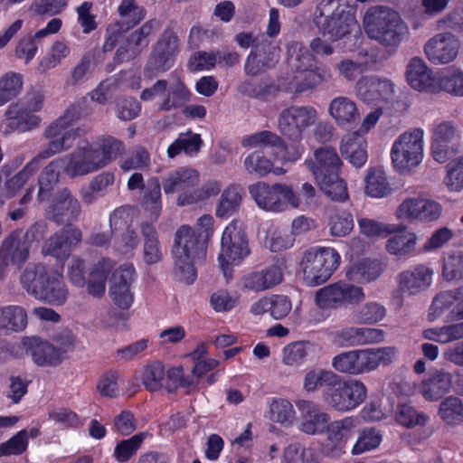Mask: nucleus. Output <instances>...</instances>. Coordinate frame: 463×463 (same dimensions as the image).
<instances>
[{
    "label": "nucleus",
    "instance_id": "nucleus-1",
    "mask_svg": "<svg viewBox=\"0 0 463 463\" xmlns=\"http://www.w3.org/2000/svg\"><path fill=\"white\" fill-rule=\"evenodd\" d=\"M362 25L369 39L392 51H396L410 35V29L400 13L387 5L367 8Z\"/></svg>",
    "mask_w": 463,
    "mask_h": 463
},
{
    "label": "nucleus",
    "instance_id": "nucleus-2",
    "mask_svg": "<svg viewBox=\"0 0 463 463\" xmlns=\"http://www.w3.org/2000/svg\"><path fill=\"white\" fill-rule=\"evenodd\" d=\"M287 55L289 65L297 74L281 85L285 91L302 93L332 79L330 70L318 65L315 56L302 43L297 41L288 43Z\"/></svg>",
    "mask_w": 463,
    "mask_h": 463
},
{
    "label": "nucleus",
    "instance_id": "nucleus-3",
    "mask_svg": "<svg viewBox=\"0 0 463 463\" xmlns=\"http://www.w3.org/2000/svg\"><path fill=\"white\" fill-rule=\"evenodd\" d=\"M207 245L190 225L180 226L174 237L172 258L174 271L186 284L194 282L197 277L196 265L206 257Z\"/></svg>",
    "mask_w": 463,
    "mask_h": 463
},
{
    "label": "nucleus",
    "instance_id": "nucleus-4",
    "mask_svg": "<svg viewBox=\"0 0 463 463\" xmlns=\"http://www.w3.org/2000/svg\"><path fill=\"white\" fill-rule=\"evenodd\" d=\"M313 21L319 32L332 41L360 31L354 12L347 10L341 0H319Z\"/></svg>",
    "mask_w": 463,
    "mask_h": 463
},
{
    "label": "nucleus",
    "instance_id": "nucleus-5",
    "mask_svg": "<svg viewBox=\"0 0 463 463\" xmlns=\"http://www.w3.org/2000/svg\"><path fill=\"white\" fill-rule=\"evenodd\" d=\"M397 355L393 346L354 349L342 352L332 358V367L341 373L361 375L389 364Z\"/></svg>",
    "mask_w": 463,
    "mask_h": 463
},
{
    "label": "nucleus",
    "instance_id": "nucleus-6",
    "mask_svg": "<svg viewBox=\"0 0 463 463\" xmlns=\"http://www.w3.org/2000/svg\"><path fill=\"white\" fill-rule=\"evenodd\" d=\"M424 130L411 128L402 133L392 143L391 158L400 173H409L420 165L424 157Z\"/></svg>",
    "mask_w": 463,
    "mask_h": 463
},
{
    "label": "nucleus",
    "instance_id": "nucleus-7",
    "mask_svg": "<svg viewBox=\"0 0 463 463\" xmlns=\"http://www.w3.org/2000/svg\"><path fill=\"white\" fill-rule=\"evenodd\" d=\"M367 397V388L358 379L344 380L337 375L332 387L322 391L323 402L338 412H349L358 408Z\"/></svg>",
    "mask_w": 463,
    "mask_h": 463
},
{
    "label": "nucleus",
    "instance_id": "nucleus-8",
    "mask_svg": "<svg viewBox=\"0 0 463 463\" xmlns=\"http://www.w3.org/2000/svg\"><path fill=\"white\" fill-rule=\"evenodd\" d=\"M339 263L340 255L333 248L309 249L305 252L301 263L305 282L311 287L324 284Z\"/></svg>",
    "mask_w": 463,
    "mask_h": 463
},
{
    "label": "nucleus",
    "instance_id": "nucleus-9",
    "mask_svg": "<svg viewBox=\"0 0 463 463\" xmlns=\"http://www.w3.org/2000/svg\"><path fill=\"white\" fill-rule=\"evenodd\" d=\"M79 118L80 112L78 107L71 105L45 129L44 136L50 139V141L41 152L43 157H50L72 146V141L79 136L80 129L68 128Z\"/></svg>",
    "mask_w": 463,
    "mask_h": 463
},
{
    "label": "nucleus",
    "instance_id": "nucleus-10",
    "mask_svg": "<svg viewBox=\"0 0 463 463\" xmlns=\"http://www.w3.org/2000/svg\"><path fill=\"white\" fill-rule=\"evenodd\" d=\"M179 51V38L176 33L172 28L165 29L152 46L144 70V76L151 80L170 70L175 64Z\"/></svg>",
    "mask_w": 463,
    "mask_h": 463
},
{
    "label": "nucleus",
    "instance_id": "nucleus-11",
    "mask_svg": "<svg viewBox=\"0 0 463 463\" xmlns=\"http://www.w3.org/2000/svg\"><path fill=\"white\" fill-rule=\"evenodd\" d=\"M317 115V109L312 106H291L279 113L278 129L283 137L294 142V145H301L304 131L316 123Z\"/></svg>",
    "mask_w": 463,
    "mask_h": 463
},
{
    "label": "nucleus",
    "instance_id": "nucleus-12",
    "mask_svg": "<svg viewBox=\"0 0 463 463\" xmlns=\"http://www.w3.org/2000/svg\"><path fill=\"white\" fill-rule=\"evenodd\" d=\"M241 146L251 149L276 148L279 151L273 152L272 156L282 163L297 162L305 151L302 145H291L288 146L280 136L269 130H262L245 136L241 140Z\"/></svg>",
    "mask_w": 463,
    "mask_h": 463
},
{
    "label": "nucleus",
    "instance_id": "nucleus-13",
    "mask_svg": "<svg viewBox=\"0 0 463 463\" xmlns=\"http://www.w3.org/2000/svg\"><path fill=\"white\" fill-rule=\"evenodd\" d=\"M118 19L107 28V38L103 44L105 52L112 51L119 39L139 24L146 16L145 9L137 0H121L118 6Z\"/></svg>",
    "mask_w": 463,
    "mask_h": 463
},
{
    "label": "nucleus",
    "instance_id": "nucleus-14",
    "mask_svg": "<svg viewBox=\"0 0 463 463\" xmlns=\"http://www.w3.org/2000/svg\"><path fill=\"white\" fill-rule=\"evenodd\" d=\"M200 184V173L192 167H178L168 172L162 180L165 194H177L176 204L186 206L192 204L191 196L194 188Z\"/></svg>",
    "mask_w": 463,
    "mask_h": 463
},
{
    "label": "nucleus",
    "instance_id": "nucleus-15",
    "mask_svg": "<svg viewBox=\"0 0 463 463\" xmlns=\"http://www.w3.org/2000/svg\"><path fill=\"white\" fill-rule=\"evenodd\" d=\"M249 194L263 211L279 213L289 207L288 184L259 181L249 186Z\"/></svg>",
    "mask_w": 463,
    "mask_h": 463
},
{
    "label": "nucleus",
    "instance_id": "nucleus-16",
    "mask_svg": "<svg viewBox=\"0 0 463 463\" xmlns=\"http://www.w3.org/2000/svg\"><path fill=\"white\" fill-rule=\"evenodd\" d=\"M442 212V205L431 198L407 197L397 207L396 216L409 222L431 223L440 218Z\"/></svg>",
    "mask_w": 463,
    "mask_h": 463
},
{
    "label": "nucleus",
    "instance_id": "nucleus-17",
    "mask_svg": "<svg viewBox=\"0 0 463 463\" xmlns=\"http://www.w3.org/2000/svg\"><path fill=\"white\" fill-rule=\"evenodd\" d=\"M250 254L248 243L237 222H230L222 232L218 260L226 275L229 265L239 263Z\"/></svg>",
    "mask_w": 463,
    "mask_h": 463
},
{
    "label": "nucleus",
    "instance_id": "nucleus-18",
    "mask_svg": "<svg viewBox=\"0 0 463 463\" xmlns=\"http://www.w3.org/2000/svg\"><path fill=\"white\" fill-rule=\"evenodd\" d=\"M63 172L70 177L83 176L100 168L94 146L88 140H80L70 154L58 158Z\"/></svg>",
    "mask_w": 463,
    "mask_h": 463
},
{
    "label": "nucleus",
    "instance_id": "nucleus-19",
    "mask_svg": "<svg viewBox=\"0 0 463 463\" xmlns=\"http://www.w3.org/2000/svg\"><path fill=\"white\" fill-rule=\"evenodd\" d=\"M461 43L458 37L450 32L434 34L424 44L423 52L428 61L434 65H447L458 56Z\"/></svg>",
    "mask_w": 463,
    "mask_h": 463
},
{
    "label": "nucleus",
    "instance_id": "nucleus-20",
    "mask_svg": "<svg viewBox=\"0 0 463 463\" xmlns=\"http://www.w3.org/2000/svg\"><path fill=\"white\" fill-rule=\"evenodd\" d=\"M357 426L358 420L354 416L329 420L325 430L327 440L326 454L331 458H340L345 454L347 443L354 437Z\"/></svg>",
    "mask_w": 463,
    "mask_h": 463
},
{
    "label": "nucleus",
    "instance_id": "nucleus-21",
    "mask_svg": "<svg viewBox=\"0 0 463 463\" xmlns=\"http://www.w3.org/2000/svg\"><path fill=\"white\" fill-rule=\"evenodd\" d=\"M21 345L37 365L55 366L61 364L65 349L73 345V338L70 333H66L65 342L61 344L63 348H57L35 336L23 338Z\"/></svg>",
    "mask_w": 463,
    "mask_h": 463
},
{
    "label": "nucleus",
    "instance_id": "nucleus-22",
    "mask_svg": "<svg viewBox=\"0 0 463 463\" xmlns=\"http://www.w3.org/2000/svg\"><path fill=\"white\" fill-rule=\"evenodd\" d=\"M356 96L368 104L389 102L395 93V84L388 78L378 75L361 77L355 83Z\"/></svg>",
    "mask_w": 463,
    "mask_h": 463
},
{
    "label": "nucleus",
    "instance_id": "nucleus-23",
    "mask_svg": "<svg viewBox=\"0 0 463 463\" xmlns=\"http://www.w3.org/2000/svg\"><path fill=\"white\" fill-rule=\"evenodd\" d=\"M296 407L299 411L298 430L307 435L325 433L330 415L319 404L309 400H298Z\"/></svg>",
    "mask_w": 463,
    "mask_h": 463
},
{
    "label": "nucleus",
    "instance_id": "nucleus-24",
    "mask_svg": "<svg viewBox=\"0 0 463 463\" xmlns=\"http://www.w3.org/2000/svg\"><path fill=\"white\" fill-rule=\"evenodd\" d=\"M134 276L135 269L130 264H124L112 273L109 296L113 303L121 309H128L134 301V293L130 288Z\"/></svg>",
    "mask_w": 463,
    "mask_h": 463
},
{
    "label": "nucleus",
    "instance_id": "nucleus-25",
    "mask_svg": "<svg viewBox=\"0 0 463 463\" xmlns=\"http://www.w3.org/2000/svg\"><path fill=\"white\" fill-rule=\"evenodd\" d=\"M433 276L431 268L419 264L398 273L395 281L401 292L417 295L431 286Z\"/></svg>",
    "mask_w": 463,
    "mask_h": 463
},
{
    "label": "nucleus",
    "instance_id": "nucleus-26",
    "mask_svg": "<svg viewBox=\"0 0 463 463\" xmlns=\"http://www.w3.org/2000/svg\"><path fill=\"white\" fill-rule=\"evenodd\" d=\"M405 75L408 84L413 90L437 93L439 73L436 75L421 58L413 57L409 61Z\"/></svg>",
    "mask_w": 463,
    "mask_h": 463
},
{
    "label": "nucleus",
    "instance_id": "nucleus-27",
    "mask_svg": "<svg viewBox=\"0 0 463 463\" xmlns=\"http://www.w3.org/2000/svg\"><path fill=\"white\" fill-rule=\"evenodd\" d=\"M158 22L155 19L144 23L138 29L132 32L125 43L116 52L118 62L128 61L138 56L143 48L148 44V36L158 29Z\"/></svg>",
    "mask_w": 463,
    "mask_h": 463
},
{
    "label": "nucleus",
    "instance_id": "nucleus-28",
    "mask_svg": "<svg viewBox=\"0 0 463 463\" xmlns=\"http://www.w3.org/2000/svg\"><path fill=\"white\" fill-rule=\"evenodd\" d=\"M305 165L312 173L316 181L325 178V176H335L339 174L342 161L335 148L331 146H323L314 151L313 158H307Z\"/></svg>",
    "mask_w": 463,
    "mask_h": 463
},
{
    "label": "nucleus",
    "instance_id": "nucleus-29",
    "mask_svg": "<svg viewBox=\"0 0 463 463\" xmlns=\"http://www.w3.org/2000/svg\"><path fill=\"white\" fill-rule=\"evenodd\" d=\"M283 280V265L275 263L259 271L244 275L241 279L242 290L260 292L270 289L280 284Z\"/></svg>",
    "mask_w": 463,
    "mask_h": 463
},
{
    "label": "nucleus",
    "instance_id": "nucleus-30",
    "mask_svg": "<svg viewBox=\"0 0 463 463\" xmlns=\"http://www.w3.org/2000/svg\"><path fill=\"white\" fill-rule=\"evenodd\" d=\"M80 213V202L67 188L57 192L49 211L50 219L58 224H67L77 221Z\"/></svg>",
    "mask_w": 463,
    "mask_h": 463
},
{
    "label": "nucleus",
    "instance_id": "nucleus-31",
    "mask_svg": "<svg viewBox=\"0 0 463 463\" xmlns=\"http://www.w3.org/2000/svg\"><path fill=\"white\" fill-rule=\"evenodd\" d=\"M278 58V48L268 40L258 42L248 55L244 72L254 77L270 68Z\"/></svg>",
    "mask_w": 463,
    "mask_h": 463
},
{
    "label": "nucleus",
    "instance_id": "nucleus-32",
    "mask_svg": "<svg viewBox=\"0 0 463 463\" xmlns=\"http://www.w3.org/2000/svg\"><path fill=\"white\" fill-rule=\"evenodd\" d=\"M328 113L340 128L348 129L357 125L361 114L354 100L349 97L334 98L328 106Z\"/></svg>",
    "mask_w": 463,
    "mask_h": 463
},
{
    "label": "nucleus",
    "instance_id": "nucleus-33",
    "mask_svg": "<svg viewBox=\"0 0 463 463\" xmlns=\"http://www.w3.org/2000/svg\"><path fill=\"white\" fill-rule=\"evenodd\" d=\"M451 386L452 374L439 369L418 384V392L426 401L437 402L450 391Z\"/></svg>",
    "mask_w": 463,
    "mask_h": 463
},
{
    "label": "nucleus",
    "instance_id": "nucleus-34",
    "mask_svg": "<svg viewBox=\"0 0 463 463\" xmlns=\"http://www.w3.org/2000/svg\"><path fill=\"white\" fill-rule=\"evenodd\" d=\"M273 159L268 157L263 151L255 150L243 160V166L247 174L259 178L265 177L270 174L274 175H282L287 173V169L275 165Z\"/></svg>",
    "mask_w": 463,
    "mask_h": 463
},
{
    "label": "nucleus",
    "instance_id": "nucleus-35",
    "mask_svg": "<svg viewBox=\"0 0 463 463\" xmlns=\"http://www.w3.org/2000/svg\"><path fill=\"white\" fill-rule=\"evenodd\" d=\"M8 127L18 132H26L38 128L42 118L27 109L22 103H12L5 111Z\"/></svg>",
    "mask_w": 463,
    "mask_h": 463
},
{
    "label": "nucleus",
    "instance_id": "nucleus-36",
    "mask_svg": "<svg viewBox=\"0 0 463 463\" xmlns=\"http://www.w3.org/2000/svg\"><path fill=\"white\" fill-rule=\"evenodd\" d=\"M340 152L354 166L361 167L367 161V143L359 132H353L342 139Z\"/></svg>",
    "mask_w": 463,
    "mask_h": 463
},
{
    "label": "nucleus",
    "instance_id": "nucleus-37",
    "mask_svg": "<svg viewBox=\"0 0 463 463\" xmlns=\"http://www.w3.org/2000/svg\"><path fill=\"white\" fill-rule=\"evenodd\" d=\"M52 271L42 264L29 265L22 272L20 283L29 295L36 298L43 289Z\"/></svg>",
    "mask_w": 463,
    "mask_h": 463
},
{
    "label": "nucleus",
    "instance_id": "nucleus-38",
    "mask_svg": "<svg viewBox=\"0 0 463 463\" xmlns=\"http://www.w3.org/2000/svg\"><path fill=\"white\" fill-rule=\"evenodd\" d=\"M68 296L69 292L63 282L62 275L52 270L36 299L50 305L61 306L66 302Z\"/></svg>",
    "mask_w": 463,
    "mask_h": 463
},
{
    "label": "nucleus",
    "instance_id": "nucleus-39",
    "mask_svg": "<svg viewBox=\"0 0 463 463\" xmlns=\"http://www.w3.org/2000/svg\"><path fill=\"white\" fill-rule=\"evenodd\" d=\"M113 268V262L109 259H102L96 262L86 279L87 292L93 298H101L106 291V282Z\"/></svg>",
    "mask_w": 463,
    "mask_h": 463
},
{
    "label": "nucleus",
    "instance_id": "nucleus-40",
    "mask_svg": "<svg viewBox=\"0 0 463 463\" xmlns=\"http://www.w3.org/2000/svg\"><path fill=\"white\" fill-rule=\"evenodd\" d=\"M140 203L152 222H156L162 211L161 184L156 177L147 180Z\"/></svg>",
    "mask_w": 463,
    "mask_h": 463
},
{
    "label": "nucleus",
    "instance_id": "nucleus-41",
    "mask_svg": "<svg viewBox=\"0 0 463 463\" xmlns=\"http://www.w3.org/2000/svg\"><path fill=\"white\" fill-rule=\"evenodd\" d=\"M383 439L382 430L375 427H365L361 429L356 435L350 453L353 456H360L379 449Z\"/></svg>",
    "mask_w": 463,
    "mask_h": 463
},
{
    "label": "nucleus",
    "instance_id": "nucleus-42",
    "mask_svg": "<svg viewBox=\"0 0 463 463\" xmlns=\"http://www.w3.org/2000/svg\"><path fill=\"white\" fill-rule=\"evenodd\" d=\"M140 231L144 240V261L149 265L157 263L162 259V250L156 228L153 224L143 222L140 223Z\"/></svg>",
    "mask_w": 463,
    "mask_h": 463
},
{
    "label": "nucleus",
    "instance_id": "nucleus-43",
    "mask_svg": "<svg viewBox=\"0 0 463 463\" xmlns=\"http://www.w3.org/2000/svg\"><path fill=\"white\" fill-rule=\"evenodd\" d=\"M384 270V266L376 260H364L353 265L347 271L349 280L368 283L378 279Z\"/></svg>",
    "mask_w": 463,
    "mask_h": 463
},
{
    "label": "nucleus",
    "instance_id": "nucleus-44",
    "mask_svg": "<svg viewBox=\"0 0 463 463\" xmlns=\"http://www.w3.org/2000/svg\"><path fill=\"white\" fill-rule=\"evenodd\" d=\"M94 151L100 168H104L124 153L125 146L121 140L106 136L99 140Z\"/></svg>",
    "mask_w": 463,
    "mask_h": 463
},
{
    "label": "nucleus",
    "instance_id": "nucleus-45",
    "mask_svg": "<svg viewBox=\"0 0 463 463\" xmlns=\"http://www.w3.org/2000/svg\"><path fill=\"white\" fill-rule=\"evenodd\" d=\"M364 193L373 198H383L390 195L392 189L383 169L370 168L364 178Z\"/></svg>",
    "mask_w": 463,
    "mask_h": 463
},
{
    "label": "nucleus",
    "instance_id": "nucleus-46",
    "mask_svg": "<svg viewBox=\"0 0 463 463\" xmlns=\"http://www.w3.org/2000/svg\"><path fill=\"white\" fill-rule=\"evenodd\" d=\"M437 93L445 91L454 96L463 97V70L449 66L439 72Z\"/></svg>",
    "mask_w": 463,
    "mask_h": 463
},
{
    "label": "nucleus",
    "instance_id": "nucleus-47",
    "mask_svg": "<svg viewBox=\"0 0 463 463\" xmlns=\"http://www.w3.org/2000/svg\"><path fill=\"white\" fill-rule=\"evenodd\" d=\"M191 96L192 93L184 83L178 80L169 87L165 95L159 99L158 109L163 111L178 109L188 102Z\"/></svg>",
    "mask_w": 463,
    "mask_h": 463
},
{
    "label": "nucleus",
    "instance_id": "nucleus-48",
    "mask_svg": "<svg viewBox=\"0 0 463 463\" xmlns=\"http://www.w3.org/2000/svg\"><path fill=\"white\" fill-rule=\"evenodd\" d=\"M337 374L331 370L312 368L303 378V389L307 392H315L319 389L328 390L332 387Z\"/></svg>",
    "mask_w": 463,
    "mask_h": 463
},
{
    "label": "nucleus",
    "instance_id": "nucleus-49",
    "mask_svg": "<svg viewBox=\"0 0 463 463\" xmlns=\"http://www.w3.org/2000/svg\"><path fill=\"white\" fill-rule=\"evenodd\" d=\"M27 326V313L20 306L10 305L0 307V331H23Z\"/></svg>",
    "mask_w": 463,
    "mask_h": 463
},
{
    "label": "nucleus",
    "instance_id": "nucleus-50",
    "mask_svg": "<svg viewBox=\"0 0 463 463\" xmlns=\"http://www.w3.org/2000/svg\"><path fill=\"white\" fill-rule=\"evenodd\" d=\"M61 168V164L59 159L52 161L42 171L39 179V190L37 194V200L40 203L49 200L52 192L59 182V169Z\"/></svg>",
    "mask_w": 463,
    "mask_h": 463
},
{
    "label": "nucleus",
    "instance_id": "nucleus-51",
    "mask_svg": "<svg viewBox=\"0 0 463 463\" xmlns=\"http://www.w3.org/2000/svg\"><path fill=\"white\" fill-rule=\"evenodd\" d=\"M318 195L316 188L309 183H304L298 192L288 184V203L293 209H312L317 205Z\"/></svg>",
    "mask_w": 463,
    "mask_h": 463
},
{
    "label": "nucleus",
    "instance_id": "nucleus-52",
    "mask_svg": "<svg viewBox=\"0 0 463 463\" xmlns=\"http://www.w3.org/2000/svg\"><path fill=\"white\" fill-rule=\"evenodd\" d=\"M431 142L451 144L461 137V130L458 125L452 120L434 121L430 128Z\"/></svg>",
    "mask_w": 463,
    "mask_h": 463
},
{
    "label": "nucleus",
    "instance_id": "nucleus-53",
    "mask_svg": "<svg viewBox=\"0 0 463 463\" xmlns=\"http://www.w3.org/2000/svg\"><path fill=\"white\" fill-rule=\"evenodd\" d=\"M71 47L63 41H54L48 48L39 62V70L46 72L61 64L62 61L71 56Z\"/></svg>",
    "mask_w": 463,
    "mask_h": 463
},
{
    "label": "nucleus",
    "instance_id": "nucleus-54",
    "mask_svg": "<svg viewBox=\"0 0 463 463\" xmlns=\"http://www.w3.org/2000/svg\"><path fill=\"white\" fill-rule=\"evenodd\" d=\"M241 203V189L234 184L229 185L221 194L216 206L215 215L227 218L238 211Z\"/></svg>",
    "mask_w": 463,
    "mask_h": 463
},
{
    "label": "nucleus",
    "instance_id": "nucleus-55",
    "mask_svg": "<svg viewBox=\"0 0 463 463\" xmlns=\"http://www.w3.org/2000/svg\"><path fill=\"white\" fill-rule=\"evenodd\" d=\"M37 171V164L33 161L28 163L22 170L7 178L4 184L5 196L13 198L30 181L33 179Z\"/></svg>",
    "mask_w": 463,
    "mask_h": 463
},
{
    "label": "nucleus",
    "instance_id": "nucleus-56",
    "mask_svg": "<svg viewBox=\"0 0 463 463\" xmlns=\"http://www.w3.org/2000/svg\"><path fill=\"white\" fill-rule=\"evenodd\" d=\"M418 236L414 232H402L390 237L386 242V250L398 258L410 254L417 244Z\"/></svg>",
    "mask_w": 463,
    "mask_h": 463
},
{
    "label": "nucleus",
    "instance_id": "nucleus-57",
    "mask_svg": "<svg viewBox=\"0 0 463 463\" xmlns=\"http://www.w3.org/2000/svg\"><path fill=\"white\" fill-rule=\"evenodd\" d=\"M202 144L203 140L199 134L191 131L181 133L177 139L168 146L167 155L173 158L184 151L186 155L194 156L199 152Z\"/></svg>",
    "mask_w": 463,
    "mask_h": 463
},
{
    "label": "nucleus",
    "instance_id": "nucleus-58",
    "mask_svg": "<svg viewBox=\"0 0 463 463\" xmlns=\"http://www.w3.org/2000/svg\"><path fill=\"white\" fill-rule=\"evenodd\" d=\"M24 85L22 74L8 71L0 76V107L18 96Z\"/></svg>",
    "mask_w": 463,
    "mask_h": 463
},
{
    "label": "nucleus",
    "instance_id": "nucleus-59",
    "mask_svg": "<svg viewBox=\"0 0 463 463\" xmlns=\"http://www.w3.org/2000/svg\"><path fill=\"white\" fill-rule=\"evenodd\" d=\"M314 345L309 342H295L282 349V363L287 366L297 367L302 364Z\"/></svg>",
    "mask_w": 463,
    "mask_h": 463
},
{
    "label": "nucleus",
    "instance_id": "nucleus-60",
    "mask_svg": "<svg viewBox=\"0 0 463 463\" xmlns=\"http://www.w3.org/2000/svg\"><path fill=\"white\" fill-rule=\"evenodd\" d=\"M442 276L447 281L463 280V251L453 250L444 254Z\"/></svg>",
    "mask_w": 463,
    "mask_h": 463
},
{
    "label": "nucleus",
    "instance_id": "nucleus-61",
    "mask_svg": "<svg viewBox=\"0 0 463 463\" xmlns=\"http://www.w3.org/2000/svg\"><path fill=\"white\" fill-rule=\"evenodd\" d=\"M165 379V370L162 363L152 362L146 365L142 371V383L149 392H156L163 387Z\"/></svg>",
    "mask_w": 463,
    "mask_h": 463
},
{
    "label": "nucleus",
    "instance_id": "nucleus-62",
    "mask_svg": "<svg viewBox=\"0 0 463 463\" xmlns=\"http://www.w3.org/2000/svg\"><path fill=\"white\" fill-rule=\"evenodd\" d=\"M272 84L265 79H245L239 83L237 90L251 99H264L271 93Z\"/></svg>",
    "mask_w": 463,
    "mask_h": 463
},
{
    "label": "nucleus",
    "instance_id": "nucleus-63",
    "mask_svg": "<svg viewBox=\"0 0 463 463\" xmlns=\"http://www.w3.org/2000/svg\"><path fill=\"white\" fill-rule=\"evenodd\" d=\"M439 415L449 424H458L463 420V402L455 396L445 398L439 404Z\"/></svg>",
    "mask_w": 463,
    "mask_h": 463
},
{
    "label": "nucleus",
    "instance_id": "nucleus-64",
    "mask_svg": "<svg viewBox=\"0 0 463 463\" xmlns=\"http://www.w3.org/2000/svg\"><path fill=\"white\" fill-rule=\"evenodd\" d=\"M283 457L287 463H319L315 449L302 447L298 443L289 444L284 449Z\"/></svg>",
    "mask_w": 463,
    "mask_h": 463
}]
</instances>
